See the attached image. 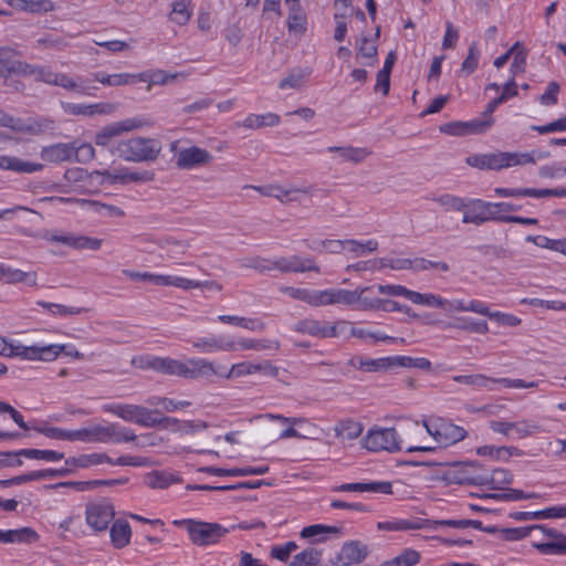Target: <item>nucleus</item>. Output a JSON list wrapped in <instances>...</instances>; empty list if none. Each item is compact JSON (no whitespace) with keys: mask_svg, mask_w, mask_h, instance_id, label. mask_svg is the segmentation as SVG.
<instances>
[{"mask_svg":"<svg viewBox=\"0 0 566 566\" xmlns=\"http://www.w3.org/2000/svg\"><path fill=\"white\" fill-rule=\"evenodd\" d=\"M535 155L543 158L548 154H541L536 151L531 153H511L497 151L489 154H479L467 157L465 163L479 169L501 170L514 166H524L535 163Z\"/></svg>","mask_w":566,"mask_h":566,"instance_id":"nucleus-1","label":"nucleus"},{"mask_svg":"<svg viewBox=\"0 0 566 566\" xmlns=\"http://www.w3.org/2000/svg\"><path fill=\"white\" fill-rule=\"evenodd\" d=\"M159 143L151 138L134 137L119 142L113 154L127 161H151L158 157Z\"/></svg>","mask_w":566,"mask_h":566,"instance_id":"nucleus-2","label":"nucleus"},{"mask_svg":"<svg viewBox=\"0 0 566 566\" xmlns=\"http://www.w3.org/2000/svg\"><path fill=\"white\" fill-rule=\"evenodd\" d=\"M175 525L185 527L192 544L197 546H207L218 543L224 537L230 528L223 527L218 523L201 522L196 520H179Z\"/></svg>","mask_w":566,"mask_h":566,"instance_id":"nucleus-3","label":"nucleus"},{"mask_svg":"<svg viewBox=\"0 0 566 566\" xmlns=\"http://www.w3.org/2000/svg\"><path fill=\"white\" fill-rule=\"evenodd\" d=\"M103 409L127 422L137 423L145 428H156V421L153 417L160 413L158 409H148L132 403H107L103 406Z\"/></svg>","mask_w":566,"mask_h":566,"instance_id":"nucleus-4","label":"nucleus"},{"mask_svg":"<svg viewBox=\"0 0 566 566\" xmlns=\"http://www.w3.org/2000/svg\"><path fill=\"white\" fill-rule=\"evenodd\" d=\"M422 424L440 447H448L462 441L468 434L464 428L443 418L431 421L423 420Z\"/></svg>","mask_w":566,"mask_h":566,"instance_id":"nucleus-5","label":"nucleus"},{"mask_svg":"<svg viewBox=\"0 0 566 566\" xmlns=\"http://www.w3.org/2000/svg\"><path fill=\"white\" fill-rule=\"evenodd\" d=\"M363 447L371 452H396L402 449L401 441L395 428H370L363 438Z\"/></svg>","mask_w":566,"mask_h":566,"instance_id":"nucleus-6","label":"nucleus"},{"mask_svg":"<svg viewBox=\"0 0 566 566\" xmlns=\"http://www.w3.org/2000/svg\"><path fill=\"white\" fill-rule=\"evenodd\" d=\"M65 349L64 345L51 344L44 346H23L13 345L8 352V357H19L25 360H41V361H53L55 360L62 350Z\"/></svg>","mask_w":566,"mask_h":566,"instance_id":"nucleus-7","label":"nucleus"},{"mask_svg":"<svg viewBox=\"0 0 566 566\" xmlns=\"http://www.w3.org/2000/svg\"><path fill=\"white\" fill-rule=\"evenodd\" d=\"M150 123L143 118H126L120 122L104 126L95 134L94 142L97 146L107 147L111 142L124 133L148 126Z\"/></svg>","mask_w":566,"mask_h":566,"instance_id":"nucleus-8","label":"nucleus"},{"mask_svg":"<svg viewBox=\"0 0 566 566\" xmlns=\"http://www.w3.org/2000/svg\"><path fill=\"white\" fill-rule=\"evenodd\" d=\"M115 510L111 502L102 500L88 503L85 509V520L87 525L95 532L107 530L109 523L114 520Z\"/></svg>","mask_w":566,"mask_h":566,"instance_id":"nucleus-9","label":"nucleus"},{"mask_svg":"<svg viewBox=\"0 0 566 566\" xmlns=\"http://www.w3.org/2000/svg\"><path fill=\"white\" fill-rule=\"evenodd\" d=\"M502 214H497L492 209V202L481 199H465V209L463 210L462 222L481 226L489 221L500 222Z\"/></svg>","mask_w":566,"mask_h":566,"instance_id":"nucleus-10","label":"nucleus"},{"mask_svg":"<svg viewBox=\"0 0 566 566\" xmlns=\"http://www.w3.org/2000/svg\"><path fill=\"white\" fill-rule=\"evenodd\" d=\"M66 464H73L78 468H88L102 463H109L115 465H142L143 462L139 458L135 457H119L117 460H112L106 453H91L82 454L77 458L67 459Z\"/></svg>","mask_w":566,"mask_h":566,"instance_id":"nucleus-11","label":"nucleus"},{"mask_svg":"<svg viewBox=\"0 0 566 566\" xmlns=\"http://www.w3.org/2000/svg\"><path fill=\"white\" fill-rule=\"evenodd\" d=\"M213 156L206 149L191 146L180 149L176 155V165L181 169L205 166L212 161Z\"/></svg>","mask_w":566,"mask_h":566,"instance_id":"nucleus-12","label":"nucleus"},{"mask_svg":"<svg viewBox=\"0 0 566 566\" xmlns=\"http://www.w3.org/2000/svg\"><path fill=\"white\" fill-rule=\"evenodd\" d=\"M99 174L103 176V181L108 184L149 182L155 178L153 171H129L127 168L105 170Z\"/></svg>","mask_w":566,"mask_h":566,"instance_id":"nucleus-13","label":"nucleus"},{"mask_svg":"<svg viewBox=\"0 0 566 566\" xmlns=\"http://www.w3.org/2000/svg\"><path fill=\"white\" fill-rule=\"evenodd\" d=\"M8 73H14L22 76H33L36 82L50 84L54 71L49 66L30 64L23 61L11 62L7 67Z\"/></svg>","mask_w":566,"mask_h":566,"instance_id":"nucleus-14","label":"nucleus"},{"mask_svg":"<svg viewBox=\"0 0 566 566\" xmlns=\"http://www.w3.org/2000/svg\"><path fill=\"white\" fill-rule=\"evenodd\" d=\"M220 376L221 373L213 365L212 361H209L203 358H191L187 361H184V370L182 377L187 379H199V378H210L211 376Z\"/></svg>","mask_w":566,"mask_h":566,"instance_id":"nucleus-15","label":"nucleus"},{"mask_svg":"<svg viewBox=\"0 0 566 566\" xmlns=\"http://www.w3.org/2000/svg\"><path fill=\"white\" fill-rule=\"evenodd\" d=\"M192 347L200 353L209 354L214 352L237 350L235 342L224 336L198 337L192 342Z\"/></svg>","mask_w":566,"mask_h":566,"instance_id":"nucleus-16","label":"nucleus"},{"mask_svg":"<svg viewBox=\"0 0 566 566\" xmlns=\"http://www.w3.org/2000/svg\"><path fill=\"white\" fill-rule=\"evenodd\" d=\"M75 150V142L56 143L41 149L40 157L48 163L59 164L70 161Z\"/></svg>","mask_w":566,"mask_h":566,"instance_id":"nucleus-17","label":"nucleus"},{"mask_svg":"<svg viewBox=\"0 0 566 566\" xmlns=\"http://www.w3.org/2000/svg\"><path fill=\"white\" fill-rule=\"evenodd\" d=\"M359 295L356 290L328 289L319 291V306L343 304L354 305L358 303Z\"/></svg>","mask_w":566,"mask_h":566,"instance_id":"nucleus-18","label":"nucleus"},{"mask_svg":"<svg viewBox=\"0 0 566 566\" xmlns=\"http://www.w3.org/2000/svg\"><path fill=\"white\" fill-rule=\"evenodd\" d=\"M44 168L42 164L27 161L8 154H0V169L17 174H34Z\"/></svg>","mask_w":566,"mask_h":566,"instance_id":"nucleus-19","label":"nucleus"},{"mask_svg":"<svg viewBox=\"0 0 566 566\" xmlns=\"http://www.w3.org/2000/svg\"><path fill=\"white\" fill-rule=\"evenodd\" d=\"M153 419L156 421V427L186 433L195 432L196 430L205 429L208 427L206 422L196 423L193 421H180L177 418L164 417L161 416V412L159 415H154Z\"/></svg>","mask_w":566,"mask_h":566,"instance_id":"nucleus-20","label":"nucleus"},{"mask_svg":"<svg viewBox=\"0 0 566 566\" xmlns=\"http://www.w3.org/2000/svg\"><path fill=\"white\" fill-rule=\"evenodd\" d=\"M513 474L505 469H495L490 475H476L471 482L475 485H490L493 490H503L504 485L511 484Z\"/></svg>","mask_w":566,"mask_h":566,"instance_id":"nucleus-21","label":"nucleus"},{"mask_svg":"<svg viewBox=\"0 0 566 566\" xmlns=\"http://www.w3.org/2000/svg\"><path fill=\"white\" fill-rule=\"evenodd\" d=\"M101 442H132L137 439V436L129 428L119 427L116 423H109L107 426L101 424Z\"/></svg>","mask_w":566,"mask_h":566,"instance_id":"nucleus-22","label":"nucleus"},{"mask_svg":"<svg viewBox=\"0 0 566 566\" xmlns=\"http://www.w3.org/2000/svg\"><path fill=\"white\" fill-rule=\"evenodd\" d=\"M367 555L368 548L366 545H361L358 541H350L342 546L337 559L344 565L359 564Z\"/></svg>","mask_w":566,"mask_h":566,"instance_id":"nucleus-23","label":"nucleus"},{"mask_svg":"<svg viewBox=\"0 0 566 566\" xmlns=\"http://www.w3.org/2000/svg\"><path fill=\"white\" fill-rule=\"evenodd\" d=\"M334 492H373L381 494L392 493L391 483L387 481L368 483H344L333 488Z\"/></svg>","mask_w":566,"mask_h":566,"instance_id":"nucleus-24","label":"nucleus"},{"mask_svg":"<svg viewBox=\"0 0 566 566\" xmlns=\"http://www.w3.org/2000/svg\"><path fill=\"white\" fill-rule=\"evenodd\" d=\"M200 471L218 475V476H245V475H262L269 472L268 465L261 467H247V468H233V469H222L216 467H205L201 468Z\"/></svg>","mask_w":566,"mask_h":566,"instance_id":"nucleus-25","label":"nucleus"},{"mask_svg":"<svg viewBox=\"0 0 566 566\" xmlns=\"http://www.w3.org/2000/svg\"><path fill=\"white\" fill-rule=\"evenodd\" d=\"M146 367L166 375L182 377L184 361L169 357H153L147 360Z\"/></svg>","mask_w":566,"mask_h":566,"instance_id":"nucleus-26","label":"nucleus"},{"mask_svg":"<svg viewBox=\"0 0 566 566\" xmlns=\"http://www.w3.org/2000/svg\"><path fill=\"white\" fill-rule=\"evenodd\" d=\"M157 245L165 253L169 260H177L186 254L190 248V242L187 240H179L174 237L161 238L157 241Z\"/></svg>","mask_w":566,"mask_h":566,"instance_id":"nucleus-27","label":"nucleus"},{"mask_svg":"<svg viewBox=\"0 0 566 566\" xmlns=\"http://www.w3.org/2000/svg\"><path fill=\"white\" fill-rule=\"evenodd\" d=\"M363 423L350 418L337 421L334 427L335 437L340 441L356 440L363 433Z\"/></svg>","mask_w":566,"mask_h":566,"instance_id":"nucleus-28","label":"nucleus"},{"mask_svg":"<svg viewBox=\"0 0 566 566\" xmlns=\"http://www.w3.org/2000/svg\"><path fill=\"white\" fill-rule=\"evenodd\" d=\"M8 458L25 457L28 459L45 460V461H60L64 458V453L53 450H39V449H21L19 451H7L2 453Z\"/></svg>","mask_w":566,"mask_h":566,"instance_id":"nucleus-29","label":"nucleus"},{"mask_svg":"<svg viewBox=\"0 0 566 566\" xmlns=\"http://www.w3.org/2000/svg\"><path fill=\"white\" fill-rule=\"evenodd\" d=\"M111 542L116 548H123L130 542L132 528L127 521L116 520L114 521L111 531Z\"/></svg>","mask_w":566,"mask_h":566,"instance_id":"nucleus-30","label":"nucleus"},{"mask_svg":"<svg viewBox=\"0 0 566 566\" xmlns=\"http://www.w3.org/2000/svg\"><path fill=\"white\" fill-rule=\"evenodd\" d=\"M39 538L38 533L31 527H22L19 530H0L1 543H33Z\"/></svg>","mask_w":566,"mask_h":566,"instance_id":"nucleus-31","label":"nucleus"},{"mask_svg":"<svg viewBox=\"0 0 566 566\" xmlns=\"http://www.w3.org/2000/svg\"><path fill=\"white\" fill-rule=\"evenodd\" d=\"M0 281H3L8 284L28 282L29 285H35L36 276L35 273L30 274L19 269H12L0 263Z\"/></svg>","mask_w":566,"mask_h":566,"instance_id":"nucleus-32","label":"nucleus"},{"mask_svg":"<svg viewBox=\"0 0 566 566\" xmlns=\"http://www.w3.org/2000/svg\"><path fill=\"white\" fill-rule=\"evenodd\" d=\"M294 331L313 337L326 338V321L304 318L294 325Z\"/></svg>","mask_w":566,"mask_h":566,"instance_id":"nucleus-33","label":"nucleus"},{"mask_svg":"<svg viewBox=\"0 0 566 566\" xmlns=\"http://www.w3.org/2000/svg\"><path fill=\"white\" fill-rule=\"evenodd\" d=\"M328 151H336L345 161H350L354 164L361 163L368 156L371 155V151L366 147H328Z\"/></svg>","mask_w":566,"mask_h":566,"instance_id":"nucleus-34","label":"nucleus"},{"mask_svg":"<svg viewBox=\"0 0 566 566\" xmlns=\"http://www.w3.org/2000/svg\"><path fill=\"white\" fill-rule=\"evenodd\" d=\"M280 123V116L274 113L263 115L250 114L242 122V126L250 129H259L265 126H276Z\"/></svg>","mask_w":566,"mask_h":566,"instance_id":"nucleus-35","label":"nucleus"},{"mask_svg":"<svg viewBox=\"0 0 566 566\" xmlns=\"http://www.w3.org/2000/svg\"><path fill=\"white\" fill-rule=\"evenodd\" d=\"M150 282L158 286H176L185 291L191 290L192 286L197 285L190 279L176 275L151 274Z\"/></svg>","mask_w":566,"mask_h":566,"instance_id":"nucleus-36","label":"nucleus"},{"mask_svg":"<svg viewBox=\"0 0 566 566\" xmlns=\"http://www.w3.org/2000/svg\"><path fill=\"white\" fill-rule=\"evenodd\" d=\"M49 85L60 86L77 94L86 93V87L83 85L82 81H76L64 73L54 72Z\"/></svg>","mask_w":566,"mask_h":566,"instance_id":"nucleus-37","label":"nucleus"},{"mask_svg":"<svg viewBox=\"0 0 566 566\" xmlns=\"http://www.w3.org/2000/svg\"><path fill=\"white\" fill-rule=\"evenodd\" d=\"M443 328H458L478 334H485L489 331V326L485 321L474 322L464 317H458L454 322L446 323Z\"/></svg>","mask_w":566,"mask_h":566,"instance_id":"nucleus-38","label":"nucleus"},{"mask_svg":"<svg viewBox=\"0 0 566 566\" xmlns=\"http://www.w3.org/2000/svg\"><path fill=\"white\" fill-rule=\"evenodd\" d=\"M101 424L70 430V441H81L85 443L101 442Z\"/></svg>","mask_w":566,"mask_h":566,"instance_id":"nucleus-39","label":"nucleus"},{"mask_svg":"<svg viewBox=\"0 0 566 566\" xmlns=\"http://www.w3.org/2000/svg\"><path fill=\"white\" fill-rule=\"evenodd\" d=\"M357 55L366 59V65L374 66L377 63V45L367 36H361L356 42Z\"/></svg>","mask_w":566,"mask_h":566,"instance_id":"nucleus-40","label":"nucleus"},{"mask_svg":"<svg viewBox=\"0 0 566 566\" xmlns=\"http://www.w3.org/2000/svg\"><path fill=\"white\" fill-rule=\"evenodd\" d=\"M281 291L289 294L294 300L303 301L312 306H319V291L291 286L282 287Z\"/></svg>","mask_w":566,"mask_h":566,"instance_id":"nucleus-41","label":"nucleus"},{"mask_svg":"<svg viewBox=\"0 0 566 566\" xmlns=\"http://www.w3.org/2000/svg\"><path fill=\"white\" fill-rule=\"evenodd\" d=\"M370 291H371V287H368V286L356 289V294L359 295V298H358L359 308L364 310V311H368V310H374V311L381 310L382 311L386 300L370 297L369 295H367L368 292H370Z\"/></svg>","mask_w":566,"mask_h":566,"instance_id":"nucleus-42","label":"nucleus"},{"mask_svg":"<svg viewBox=\"0 0 566 566\" xmlns=\"http://www.w3.org/2000/svg\"><path fill=\"white\" fill-rule=\"evenodd\" d=\"M0 126L10 128L12 132L15 133H30L33 132V128L31 125L27 124L21 118H17L4 111L0 109Z\"/></svg>","mask_w":566,"mask_h":566,"instance_id":"nucleus-43","label":"nucleus"},{"mask_svg":"<svg viewBox=\"0 0 566 566\" xmlns=\"http://www.w3.org/2000/svg\"><path fill=\"white\" fill-rule=\"evenodd\" d=\"M453 381L459 384H464L468 386H473L476 388H488L492 389L491 381L492 377H488L482 374H474V375H458L452 377Z\"/></svg>","mask_w":566,"mask_h":566,"instance_id":"nucleus-44","label":"nucleus"},{"mask_svg":"<svg viewBox=\"0 0 566 566\" xmlns=\"http://www.w3.org/2000/svg\"><path fill=\"white\" fill-rule=\"evenodd\" d=\"M411 302L415 304H421L427 305L431 307H439V308H446L447 304H449V301L446 298H442L440 295L427 293L422 294L419 292L413 291L411 295Z\"/></svg>","mask_w":566,"mask_h":566,"instance_id":"nucleus-45","label":"nucleus"},{"mask_svg":"<svg viewBox=\"0 0 566 566\" xmlns=\"http://www.w3.org/2000/svg\"><path fill=\"white\" fill-rule=\"evenodd\" d=\"M394 367L392 357L382 358H365L364 363H360V370L366 373H378L385 371Z\"/></svg>","mask_w":566,"mask_h":566,"instance_id":"nucleus-46","label":"nucleus"},{"mask_svg":"<svg viewBox=\"0 0 566 566\" xmlns=\"http://www.w3.org/2000/svg\"><path fill=\"white\" fill-rule=\"evenodd\" d=\"M36 304L50 311L52 314L60 316L78 315L87 312V310L84 307L65 306L62 304L49 303L44 301H39Z\"/></svg>","mask_w":566,"mask_h":566,"instance_id":"nucleus-47","label":"nucleus"},{"mask_svg":"<svg viewBox=\"0 0 566 566\" xmlns=\"http://www.w3.org/2000/svg\"><path fill=\"white\" fill-rule=\"evenodd\" d=\"M394 367H409V368H418L422 370H429L431 368V363L429 359L424 357L412 358L408 356H394L392 357Z\"/></svg>","mask_w":566,"mask_h":566,"instance_id":"nucleus-48","label":"nucleus"},{"mask_svg":"<svg viewBox=\"0 0 566 566\" xmlns=\"http://www.w3.org/2000/svg\"><path fill=\"white\" fill-rule=\"evenodd\" d=\"M446 211H463L465 209V199L454 195L444 193L433 199Z\"/></svg>","mask_w":566,"mask_h":566,"instance_id":"nucleus-49","label":"nucleus"},{"mask_svg":"<svg viewBox=\"0 0 566 566\" xmlns=\"http://www.w3.org/2000/svg\"><path fill=\"white\" fill-rule=\"evenodd\" d=\"M378 528L387 531H407V530H421L427 528L426 521L422 523L413 522L408 520H401L397 522H384L378 524Z\"/></svg>","mask_w":566,"mask_h":566,"instance_id":"nucleus-50","label":"nucleus"},{"mask_svg":"<svg viewBox=\"0 0 566 566\" xmlns=\"http://www.w3.org/2000/svg\"><path fill=\"white\" fill-rule=\"evenodd\" d=\"M533 546L542 554L563 555L566 554V537L545 543H534Z\"/></svg>","mask_w":566,"mask_h":566,"instance_id":"nucleus-51","label":"nucleus"},{"mask_svg":"<svg viewBox=\"0 0 566 566\" xmlns=\"http://www.w3.org/2000/svg\"><path fill=\"white\" fill-rule=\"evenodd\" d=\"M240 266L245 269H254L260 273L271 271V260L261 256H248L239 260Z\"/></svg>","mask_w":566,"mask_h":566,"instance_id":"nucleus-52","label":"nucleus"},{"mask_svg":"<svg viewBox=\"0 0 566 566\" xmlns=\"http://www.w3.org/2000/svg\"><path fill=\"white\" fill-rule=\"evenodd\" d=\"M190 11L188 9V2L180 0L174 3L170 12V20L179 25H185L190 19Z\"/></svg>","mask_w":566,"mask_h":566,"instance_id":"nucleus-53","label":"nucleus"},{"mask_svg":"<svg viewBox=\"0 0 566 566\" xmlns=\"http://www.w3.org/2000/svg\"><path fill=\"white\" fill-rule=\"evenodd\" d=\"M254 364L250 361H242L231 366V368L226 373H221V377L227 379L238 378L247 375L254 374Z\"/></svg>","mask_w":566,"mask_h":566,"instance_id":"nucleus-54","label":"nucleus"},{"mask_svg":"<svg viewBox=\"0 0 566 566\" xmlns=\"http://www.w3.org/2000/svg\"><path fill=\"white\" fill-rule=\"evenodd\" d=\"M340 533H342V531L337 526H325L322 524H315V525H310V526L304 527L301 532V536L304 538H310V537H314V536H318V535H323V534H337L338 535Z\"/></svg>","mask_w":566,"mask_h":566,"instance_id":"nucleus-55","label":"nucleus"},{"mask_svg":"<svg viewBox=\"0 0 566 566\" xmlns=\"http://www.w3.org/2000/svg\"><path fill=\"white\" fill-rule=\"evenodd\" d=\"M292 268L295 273H304L308 271H314L316 273L321 272L319 266L315 263V260L312 258L302 259L298 255H292Z\"/></svg>","mask_w":566,"mask_h":566,"instance_id":"nucleus-56","label":"nucleus"},{"mask_svg":"<svg viewBox=\"0 0 566 566\" xmlns=\"http://www.w3.org/2000/svg\"><path fill=\"white\" fill-rule=\"evenodd\" d=\"M429 269H437L442 272H447V271H449V265H448V263L442 262V261L433 262V261L426 260L423 258L412 259L411 270H413L416 272H420V271H427Z\"/></svg>","mask_w":566,"mask_h":566,"instance_id":"nucleus-57","label":"nucleus"},{"mask_svg":"<svg viewBox=\"0 0 566 566\" xmlns=\"http://www.w3.org/2000/svg\"><path fill=\"white\" fill-rule=\"evenodd\" d=\"M493 124H494L493 118L483 117V116H482V118H475V119L464 123L465 130H468V135L469 134H483L488 129H490Z\"/></svg>","mask_w":566,"mask_h":566,"instance_id":"nucleus-58","label":"nucleus"},{"mask_svg":"<svg viewBox=\"0 0 566 566\" xmlns=\"http://www.w3.org/2000/svg\"><path fill=\"white\" fill-rule=\"evenodd\" d=\"M480 51L475 43L469 48V52L461 65V71L467 74H472L479 64Z\"/></svg>","mask_w":566,"mask_h":566,"instance_id":"nucleus-59","label":"nucleus"},{"mask_svg":"<svg viewBox=\"0 0 566 566\" xmlns=\"http://www.w3.org/2000/svg\"><path fill=\"white\" fill-rule=\"evenodd\" d=\"M513 430L517 438L524 439L539 431V426L528 420L512 422Z\"/></svg>","mask_w":566,"mask_h":566,"instance_id":"nucleus-60","label":"nucleus"},{"mask_svg":"<svg viewBox=\"0 0 566 566\" xmlns=\"http://www.w3.org/2000/svg\"><path fill=\"white\" fill-rule=\"evenodd\" d=\"M178 481L172 474L165 472H155L149 476L148 485L153 489H166Z\"/></svg>","mask_w":566,"mask_h":566,"instance_id":"nucleus-61","label":"nucleus"},{"mask_svg":"<svg viewBox=\"0 0 566 566\" xmlns=\"http://www.w3.org/2000/svg\"><path fill=\"white\" fill-rule=\"evenodd\" d=\"M286 24L289 32L302 35L306 32V14H289Z\"/></svg>","mask_w":566,"mask_h":566,"instance_id":"nucleus-62","label":"nucleus"},{"mask_svg":"<svg viewBox=\"0 0 566 566\" xmlns=\"http://www.w3.org/2000/svg\"><path fill=\"white\" fill-rule=\"evenodd\" d=\"M321 552L307 548L294 556L302 566H315L321 560Z\"/></svg>","mask_w":566,"mask_h":566,"instance_id":"nucleus-63","label":"nucleus"},{"mask_svg":"<svg viewBox=\"0 0 566 566\" xmlns=\"http://www.w3.org/2000/svg\"><path fill=\"white\" fill-rule=\"evenodd\" d=\"M420 560V555L415 549H405L400 555H398L394 560L392 565L395 566H413L418 564Z\"/></svg>","mask_w":566,"mask_h":566,"instance_id":"nucleus-64","label":"nucleus"}]
</instances>
